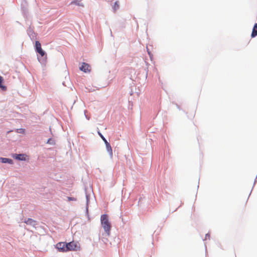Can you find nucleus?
Here are the masks:
<instances>
[{
	"instance_id": "nucleus-14",
	"label": "nucleus",
	"mask_w": 257,
	"mask_h": 257,
	"mask_svg": "<svg viewBox=\"0 0 257 257\" xmlns=\"http://www.w3.org/2000/svg\"><path fill=\"white\" fill-rule=\"evenodd\" d=\"M98 134L99 136L100 137V138L102 139V140L104 141V143L108 142L107 140L105 139V138L103 137V136L99 132H98Z\"/></svg>"
},
{
	"instance_id": "nucleus-7",
	"label": "nucleus",
	"mask_w": 257,
	"mask_h": 257,
	"mask_svg": "<svg viewBox=\"0 0 257 257\" xmlns=\"http://www.w3.org/2000/svg\"><path fill=\"white\" fill-rule=\"evenodd\" d=\"M0 160L1 162L3 163H9L10 164H13V161L12 159L5 158H1Z\"/></svg>"
},
{
	"instance_id": "nucleus-12",
	"label": "nucleus",
	"mask_w": 257,
	"mask_h": 257,
	"mask_svg": "<svg viewBox=\"0 0 257 257\" xmlns=\"http://www.w3.org/2000/svg\"><path fill=\"white\" fill-rule=\"evenodd\" d=\"M119 7V4L118 2H115L114 3V5L113 6V10L114 11H116L118 9Z\"/></svg>"
},
{
	"instance_id": "nucleus-11",
	"label": "nucleus",
	"mask_w": 257,
	"mask_h": 257,
	"mask_svg": "<svg viewBox=\"0 0 257 257\" xmlns=\"http://www.w3.org/2000/svg\"><path fill=\"white\" fill-rule=\"evenodd\" d=\"M4 81V79L3 77L0 76V88H1L4 90H6L7 87L4 85H3V82Z\"/></svg>"
},
{
	"instance_id": "nucleus-18",
	"label": "nucleus",
	"mask_w": 257,
	"mask_h": 257,
	"mask_svg": "<svg viewBox=\"0 0 257 257\" xmlns=\"http://www.w3.org/2000/svg\"><path fill=\"white\" fill-rule=\"evenodd\" d=\"M148 54H149V55L151 56V53L148 50Z\"/></svg>"
},
{
	"instance_id": "nucleus-2",
	"label": "nucleus",
	"mask_w": 257,
	"mask_h": 257,
	"mask_svg": "<svg viewBox=\"0 0 257 257\" xmlns=\"http://www.w3.org/2000/svg\"><path fill=\"white\" fill-rule=\"evenodd\" d=\"M67 252L70 250H76L79 248V246L76 242L72 241L66 243Z\"/></svg>"
},
{
	"instance_id": "nucleus-15",
	"label": "nucleus",
	"mask_w": 257,
	"mask_h": 257,
	"mask_svg": "<svg viewBox=\"0 0 257 257\" xmlns=\"http://www.w3.org/2000/svg\"><path fill=\"white\" fill-rule=\"evenodd\" d=\"M41 47V43L39 42V41H36L35 42V48L36 49L39 48Z\"/></svg>"
},
{
	"instance_id": "nucleus-6",
	"label": "nucleus",
	"mask_w": 257,
	"mask_h": 257,
	"mask_svg": "<svg viewBox=\"0 0 257 257\" xmlns=\"http://www.w3.org/2000/svg\"><path fill=\"white\" fill-rule=\"evenodd\" d=\"M105 144L106 146V150H107V152H108V153L110 156V158H112V156H113V153H112V150L111 147L108 142L105 143Z\"/></svg>"
},
{
	"instance_id": "nucleus-8",
	"label": "nucleus",
	"mask_w": 257,
	"mask_h": 257,
	"mask_svg": "<svg viewBox=\"0 0 257 257\" xmlns=\"http://www.w3.org/2000/svg\"><path fill=\"white\" fill-rule=\"evenodd\" d=\"M251 36L252 38H254L257 36V23L255 24L254 25Z\"/></svg>"
},
{
	"instance_id": "nucleus-17",
	"label": "nucleus",
	"mask_w": 257,
	"mask_h": 257,
	"mask_svg": "<svg viewBox=\"0 0 257 257\" xmlns=\"http://www.w3.org/2000/svg\"><path fill=\"white\" fill-rule=\"evenodd\" d=\"M52 142H53V140L51 139H49L47 141V143L50 144H52Z\"/></svg>"
},
{
	"instance_id": "nucleus-3",
	"label": "nucleus",
	"mask_w": 257,
	"mask_h": 257,
	"mask_svg": "<svg viewBox=\"0 0 257 257\" xmlns=\"http://www.w3.org/2000/svg\"><path fill=\"white\" fill-rule=\"evenodd\" d=\"M66 243L64 242H60L56 244V247L59 251L67 252Z\"/></svg>"
},
{
	"instance_id": "nucleus-16",
	"label": "nucleus",
	"mask_w": 257,
	"mask_h": 257,
	"mask_svg": "<svg viewBox=\"0 0 257 257\" xmlns=\"http://www.w3.org/2000/svg\"><path fill=\"white\" fill-rule=\"evenodd\" d=\"M68 200L69 201H75L76 199L73 198V197H68Z\"/></svg>"
},
{
	"instance_id": "nucleus-4",
	"label": "nucleus",
	"mask_w": 257,
	"mask_h": 257,
	"mask_svg": "<svg viewBox=\"0 0 257 257\" xmlns=\"http://www.w3.org/2000/svg\"><path fill=\"white\" fill-rule=\"evenodd\" d=\"M80 69L85 73L89 72L91 70L90 66L86 63H82L81 66L80 67Z\"/></svg>"
},
{
	"instance_id": "nucleus-1",
	"label": "nucleus",
	"mask_w": 257,
	"mask_h": 257,
	"mask_svg": "<svg viewBox=\"0 0 257 257\" xmlns=\"http://www.w3.org/2000/svg\"><path fill=\"white\" fill-rule=\"evenodd\" d=\"M101 224L105 232L108 235H110L111 224L108 220V217L106 214H103L100 218Z\"/></svg>"
},
{
	"instance_id": "nucleus-5",
	"label": "nucleus",
	"mask_w": 257,
	"mask_h": 257,
	"mask_svg": "<svg viewBox=\"0 0 257 257\" xmlns=\"http://www.w3.org/2000/svg\"><path fill=\"white\" fill-rule=\"evenodd\" d=\"M27 155L24 154H14L13 157L15 159L21 161H25L26 160Z\"/></svg>"
},
{
	"instance_id": "nucleus-13",
	"label": "nucleus",
	"mask_w": 257,
	"mask_h": 257,
	"mask_svg": "<svg viewBox=\"0 0 257 257\" xmlns=\"http://www.w3.org/2000/svg\"><path fill=\"white\" fill-rule=\"evenodd\" d=\"M71 5H76L79 6L83 7V5L82 4H80L79 2L77 1H73L71 3Z\"/></svg>"
},
{
	"instance_id": "nucleus-9",
	"label": "nucleus",
	"mask_w": 257,
	"mask_h": 257,
	"mask_svg": "<svg viewBox=\"0 0 257 257\" xmlns=\"http://www.w3.org/2000/svg\"><path fill=\"white\" fill-rule=\"evenodd\" d=\"M25 222L27 224L34 225L35 224V221L31 218H28L27 220L25 221Z\"/></svg>"
},
{
	"instance_id": "nucleus-10",
	"label": "nucleus",
	"mask_w": 257,
	"mask_h": 257,
	"mask_svg": "<svg viewBox=\"0 0 257 257\" xmlns=\"http://www.w3.org/2000/svg\"><path fill=\"white\" fill-rule=\"evenodd\" d=\"M36 51L42 57L44 56L45 54V52L43 50L41 47L37 48Z\"/></svg>"
}]
</instances>
